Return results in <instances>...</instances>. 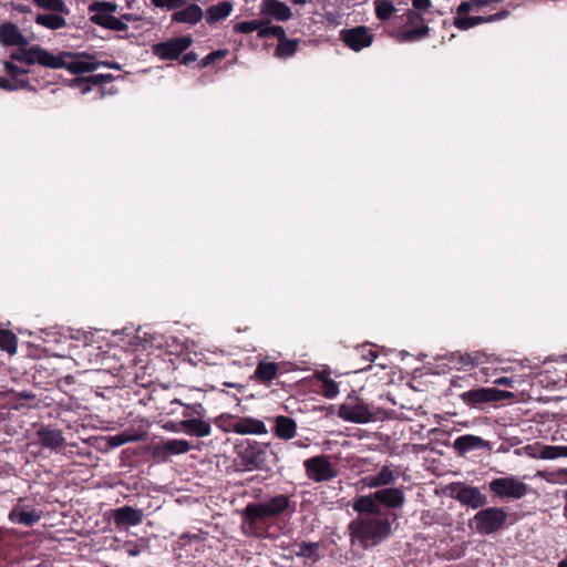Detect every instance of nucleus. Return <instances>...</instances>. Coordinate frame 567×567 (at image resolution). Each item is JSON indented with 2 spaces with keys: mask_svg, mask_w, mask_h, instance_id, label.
<instances>
[{
  "mask_svg": "<svg viewBox=\"0 0 567 567\" xmlns=\"http://www.w3.org/2000/svg\"><path fill=\"white\" fill-rule=\"evenodd\" d=\"M37 434L42 446L47 449L58 450L65 443L62 432L56 429L42 427Z\"/></svg>",
  "mask_w": 567,
  "mask_h": 567,
  "instance_id": "5701e85b",
  "label": "nucleus"
},
{
  "mask_svg": "<svg viewBox=\"0 0 567 567\" xmlns=\"http://www.w3.org/2000/svg\"><path fill=\"white\" fill-rule=\"evenodd\" d=\"M227 54V50H217L208 53L199 63L200 68H206L216 60L224 58Z\"/></svg>",
  "mask_w": 567,
  "mask_h": 567,
  "instance_id": "603ef678",
  "label": "nucleus"
},
{
  "mask_svg": "<svg viewBox=\"0 0 567 567\" xmlns=\"http://www.w3.org/2000/svg\"><path fill=\"white\" fill-rule=\"evenodd\" d=\"M339 35L344 45L355 52L369 48L374 40V35L365 25H357L350 29H342Z\"/></svg>",
  "mask_w": 567,
  "mask_h": 567,
  "instance_id": "0eeeda50",
  "label": "nucleus"
},
{
  "mask_svg": "<svg viewBox=\"0 0 567 567\" xmlns=\"http://www.w3.org/2000/svg\"><path fill=\"white\" fill-rule=\"evenodd\" d=\"M237 416L231 414H221L214 420V423L224 432H235Z\"/></svg>",
  "mask_w": 567,
  "mask_h": 567,
  "instance_id": "49530a36",
  "label": "nucleus"
},
{
  "mask_svg": "<svg viewBox=\"0 0 567 567\" xmlns=\"http://www.w3.org/2000/svg\"><path fill=\"white\" fill-rule=\"evenodd\" d=\"M507 16H508V11L503 10V11H499V12H497L495 14L487 16V18H488V22H493V21H497V20L504 19Z\"/></svg>",
  "mask_w": 567,
  "mask_h": 567,
  "instance_id": "338daca9",
  "label": "nucleus"
},
{
  "mask_svg": "<svg viewBox=\"0 0 567 567\" xmlns=\"http://www.w3.org/2000/svg\"><path fill=\"white\" fill-rule=\"evenodd\" d=\"M236 426H235V433L240 435H265L268 433V430L265 425V423L261 420L250 417V416H243L237 417Z\"/></svg>",
  "mask_w": 567,
  "mask_h": 567,
  "instance_id": "dca6fc26",
  "label": "nucleus"
},
{
  "mask_svg": "<svg viewBox=\"0 0 567 567\" xmlns=\"http://www.w3.org/2000/svg\"><path fill=\"white\" fill-rule=\"evenodd\" d=\"M265 24H266V21L262 19L243 21V22H238L234 25V31L236 33L249 34L254 31L259 32L260 27H264Z\"/></svg>",
  "mask_w": 567,
  "mask_h": 567,
  "instance_id": "37998d69",
  "label": "nucleus"
},
{
  "mask_svg": "<svg viewBox=\"0 0 567 567\" xmlns=\"http://www.w3.org/2000/svg\"><path fill=\"white\" fill-rule=\"evenodd\" d=\"M472 8V3L470 1H463L458 8H457V13L461 16V14H465L467 13Z\"/></svg>",
  "mask_w": 567,
  "mask_h": 567,
  "instance_id": "774afa93",
  "label": "nucleus"
},
{
  "mask_svg": "<svg viewBox=\"0 0 567 567\" xmlns=\"http://www.w3.org/2000/svg\"><path fill=\"white\" fill-rule=\"evenodd\" d=\"M35 23L50 30H59L66 25V20L64 14L52 12L48 14H39L35 18Z\"/></svg>",
  "mask_w": 567,
  "mask_h": 567,
  "instance_id": "cd10ccee",
  "label": "nucleus"
},
{
  "mask_svg": "<svg viewBox=\"0 0 567 567\" xmlns=\"http://www.w3.org/2000/svg\"><path fill=\"white\" fill-rule=\"evenodd\" d=\"M203 9L196 3H190L183 9L179 8V10H176L172 14V21L177 23L196 24L203 19Z\"/></svg>",
  "mask_w": 567,
  "mask_h": 567,
  "instance_id": "6ab92c4d",
  "label": "nucleus"
},
{
  "mask_svg": "<svg viewBox=\"0 0 567 567\" xmlns=\"http://www.w3.org/2000/svg\"><path fill=\"white\" fill-rule=\"evenodd\" d=\"M182 425H184V432L190 436L206 437L212 433L208 417H184Z\"/></svg>",
  "mask_w": 567,
  "mask_h": 567,
  "instance_id": "2eb2a0df",
  "label": "nucleus"
},
{
  "mask_svg": "<svg viewBox=\"0 0 567 567\" xmlns=\"http://www.w3.org/2000/svg\"><path fill=\"white\" fill-rule=\"evenodd\" d=\"M352 507L360 515L379 516L382 514L380 503L375 498V492L355 497Z\"/></svg>",
  "mask_w": 567,
  "mask_h": 567,
  "instance_id": "f3484780",
  "label": "nucleus"
},
{
  "mask_svg": "<svg viewBox=\"0 0 567 567\" xmlns=\"http://www.w3.org/2000/svg\"><path fill=\"white\" fill-rule=\"evenodd\" d=\"M265 21H266V24L264 27H260V30L257 34L259 39H267V38L276 37L279 40V39L284 38V35L286 34V31L281 25H269V22L267 20H265Z\"/></svg>",
  "mask_w": 567,
  "mask_h": 567,
  "instance_id": "a18cd8bd",
  "label": "nucleus"
},
{
  "mask_svg": "<svg viewBox=\"0 0 567 567\" xmlns=\"http://www.w3.org/2000/svg\"><path fill=\"white\" fill-rule=\"evenodd\" d=\"M85 83H89L87 76H78V78L71 80L70 86L80 89Z\"/></svg>",
  "mask_w": 567,
  "mask_h": 567,
  "instance_id": "69168bd1",
  "label": "nucleus"
},
{
  "mask_svg": "<svg viewBox=\"0 0 567 567\" xmlns=\"http://www.w3.org/2000/svg\"><path fill=\"white\" fill-rule=\"evenodd\" d=\"M463 403L480 409L484 404L493 403L492 388H477L458 395Z\"/></svg>",
  "mask_w": 567,
  "mask_h": 567,
  "instance_id": "4468645a",
  "label": "nucleus"
},
{
  "mask_svg": "<svg viewBox=\"0 0 567 567\" xmlns=\"http://www.w3.org/2000/svg\"><path fill=\"white\" fill-rule=\"evenodd\" d=\"M235 451L244 471L270 472L279 461L278 451L269 443L255 440H243L236 444Z\"/></svg>",
  "mask_w": 567,
  "mask_h": 567,
  "instance_id": "f03ea898",
  "label": "nucleus"
},
{
  "mask_svg": "<svg viewBox=\"0 0 567 567\" xmlns=\"http://www.w3.org/2000/svg\"><path fill=\"white\" fill-rule=\"evenodd\" d=\"M197 59H198V55L195 52H188L183 56L182 63L185 65H188V64L195 62Z\"/></svg>",
  "mask_w": 567,
  "mask_h": 567,
  "instance_id": "0e129e2a",
  "label": "nucleus"
},
{
  "mask_svg": "<svg viewBox=\"0 0 567 567\" xmlns=\"http://www.w3.org/2000/svg\"><path fill=\"white\" fill-rule=\"evenodd\" d=\"M514 382L515 381L512 378H507V377H501L494 381V383L496 385H505V386H513Z\"/></svg>",
  "mask_w": 567,
  "mask_h": 567,
  "instance_id": "e2e57ef3",
  "label": "nucleus"
},
{
  "mask_svg": "<svg viewBox=\"0 0 567 567\" xmlns=\"http://www.w3.org/2000/svg\"><path fill=\"white\" fill-rule=\"evenodd\" d=\"M4 71L12 78L13 81L20 80L18 76L28 73V70L18 66L17 64L6 61L3 63Z\"/></svg>",
  "mask_w": 567,
  "mask_h": 567,
  "instance_id": "3c124183",
  "label": "nucleus"
},
{
  "mask_svg": "<svg viewBox=\"0 0 567 567\" xmlns=\"http://www.w3.org/2000/svg\"><path fill=\"white\" fill-rule=\"evenodd\" d=\"M114 80L113 74H93L87 76V82L92 85H100L103 83H109Z\"/></svg>",
  "mask_w": 567,
  "mask_h": 567,
  "instance_id": "864d4df0",
  "label": "nucleus"
},
{
  "mask_svg": "<svg viewBox=\"0 0 567 567\" xmlns=\"http://www.w3.org/2000/svg\"><path fill=\"white\" fill-rule=\"evenodd\" d=\"M165 430L174 432V433H181L184 432V425H182V421L179 422H167L164 426Z\"/></svg>",
  "mask_w": 567,
  "mask_h": 567,
  "instance_id": "13d9d810",
  "label": "nucleus"
},
{
  "mask_svg": "<svg viewBox=\"0 0 567 567\" xmlns=\"http://www.w3.org/2000/svg\"><path fill=\"white\" fill-rule=\"evenodd\" d=\"M298 45H299L298 39L290 40L285 34L284 38L279 39V41H278V44H277V48L275 51V56H277L279 59L291 58L292 55L296 54V52L298 50Z\"/></svg>",
  "mask_w": 567,
  "mask_h": 567,
  "instance_id": "c85d7f7f",
  "label": "nucleus"
},
{
  "mask_svg": "<svg viewBox=\"0 0 567 567\" xmlns=\"http://www.w3.org/2000/svg\"><path fill=\"white\" fill-rule=\"evenodd\" d=\"M171 404H179L185 408L183 417H207V410L202 403H185L179 399H174Z\"/></svg>",
  "mask_w": 567,
  "mask_h": 567,
  "instance_id": "72a5a7b5",
  "label": "nucleus"
},
{
  "mask_svg": "<svg viewBox=\"0 0 567 567\" xmlns=\"http://www.w3.org/2000/svg\"><path fill=\"white\" fill-rule=\"evenodd\" d=\"M430 33V28L426 24L405 30L398 35L400 42H415L425 39Z\"/></svg>",
  "mask_w": 567,
  "mask_h": 567,
  "instance_id": "2f4dec72",
  "label": "nucleus"
},
{
  "mask_svg": "<svg viewBox=\"0 0 567 567\" xmlns=\"http://www.w3.org/2000/svg\"><path fill=\"white\" fill-rule=\"evenodd\" d=\"M307 476L313 482L329 481L337 476V472L324 455L310 457L303 462Z\"/></svg>",
  "mask_w": 567,
  "mask_h": 567,
  "instance_id": "1a4fd4ad",
  "label": "nucleus"
},
{
  "mask_svg": "<svg viewBox=\"0 0 567 567\" xmlns=\"http://www.w3.org/2000/svg\"><path fill=\"white\" fill-rule=\"evenodd\" d=\"M537 456L542 460L567 457V445H542Z\"/></svg>",
  "mask_w": 567,
  "mask_h": 567,
  "instance_id": "f704fd0d",
  "label": "nucleus"
},
{
  "mask_svg": "<svg viewBox=\"0 0 567 567\" xmlns=\"http://www.w3.org/2000/svg\"><path fill=\"white\" fill-rule=\"evenodd\" d=\"M412 4L416 10H426L427 8L431 7V0H413L412 1Z\"/></svg>",
  "mask_w": 567,
  "mask_h": 567,
  "instance_id": "052dcab7",
  "label": "nucleus"
},
{
  "mask_svg": "<svg viewBox=\"0 0 567 567\" xmlns=\"http://www.w3.org/2000/svg\"><path fill=\"white\" fill-rule=\"evenodd\" d=\"M10 522L24 526H33L41 519V514L37 511H25L24 507L14 506L9 513Z\"/></svg>",
  "mask_w": 567,
  "mask_h": 567,
  "instance_id": "b1692460",
  "label": "nucleus"
},
{
  "mask_svg": "<svg viewBox=\"0 0 567 567\" xmlns=\"http://www.w3.org/2000/svg\"><path fill=\"white\" fill-rule=\"evenodd\" d=\"M461 362L465 365H477L478 357L466 353L461 357Z\"/></svg>",
  "mask_w": 567,
  "mask_h": 567,
  "instance_id": "bf43d9fd",
  "label": "nucleus"
},
{
  "mask_svg": "<svg viewBox=\"0 0 567 567\" xmlns=\"http://www.w3.org/2000/svg\"><path fill=\"white\" fill-rule=\"evenodd\" d=\"M125 553L131 557H136L142 553V549L138 545L133 543H126L124 545Z\"/></svg>",
  "mask_w": 567,
  "mask_h": 567,
  "instance_id": "4d7b16f0",
  "label": "nucleus"
},
{
  "mask_svg": "<svg viewBox=\"0 0 567 567\" xmlns=\"http://www.w3.org/2000/svg\"><path fill=\"white\" fill-rule=\"evenodd\" d=\"M140 437L136 435L127 434V433H118L113 436H110L107 440V445L110 447H120L128 442H135L138 441Z\"/></svg>",
  "mask_w": 567,
  "mask_h": 567,
  "instance_id": "de8ad7c7",
  "label": "nucleus"
},
{
  "mask_svg": "<svg viewBox=\"0 0 567 567\" xmlns=\"http://www.w3.org/2000/svg\"><path fill=\"white\" fill-rule=\"evenodd\" d=\"M339 417L347 422L364 424L375 420V413L372 412L369 404L357 398H348L338 411Z\"/></svg>",
  "mask_w": 567,
  "mask_h": 567,
  "instance_id": "39448f33",
  "label": "nucleus"
},
{
  "mask_svg": "<svg viewBox=\"0 0 567 567\" xmlns=\"http://www.w3.org/2000/svg\"><path fill=\"white\" fill-rule=\"evenodd\" d=\"M279 365L275 362H260L256 370L255 377L261 382H269L277 377Z\"/></svg>",
  "mask_w": 567,
  "mask_h": 567,
  "instance_id": "473e14b6",
  "label": "nucleus"
},
{
  "mask_svg": "<svg viewBox=\"0 0 567 567\" xmlns=\"http://www.w3.org/2000/svg\"><path fill=\"white\" fill-rule=\"evenodd\" d=\"M64 69L70 71L72 74H83L93 72L99 69V64H94V62H87L82 60L66 61V65Z\"/></svg>",
  "mask_w": 567,
  "mask_h": 567,
  "instance_id": "e433bc0d",
  "label": "nucleus"
},
{
  "mask_svg": "<svg viewBox=\"0 0 567 567\" xmlns=\"http://www.w3.org/2000/svg\"><path fill=\"white\" fill-rule=\"evenodd\" d=\"M260 14L277 21H287L292 17L291 9L280 0H262L260 3Z\"/></svg>",
  "mask_w": 567,
  "mask_h": 567,
  "instance_id": "ddd939ff",
  "label": "nucleus"
},
{
  "mask_svg": "<svg viewBox=\"0 0 567 567\" xmlns=\"http://www.w3.org/2000/svg\"><path fill=\"white\" fill-rule=\"evenodd\" d=\"M234 7L230 1H221L206 9L205 18L208 24H215L220 20L228 18Z\"/></svg>",
  "mask_w": 567,
  "mask_h": 567,
  "instance_id": "a878e982",
  "label": "nucleus"
},
{
  "mask_svg": "<svg viewBox=\"0 0 567 567\" xmlns=\"http://www.w3.org/2000/svg\"><path fill=\"white\" fill-rule=\"evenodd\" d=\"M188 0H152L156 8H167L168 10H177L187 4Z\"/></svg>",
  "mask_w": 567,
  "mask_h": 567,
  "instance_id": "8fccbe9b",
  "label": "nucleus"
},
{
  "mask_svg": "<svg viewBox=\"0 0 567 567\" xmlns=\"http://www.w3.org/2000/svg\"><path fill=\"white\" fill-rule=\"evenodd\" d=\"M492 395H493V402H498V401L514 398L513 392L498 390L496 388H492Z\"/></svg>",
  "mask_w": 567,
  "mask_h": 567,
  "instance_id": "5fc2aeb1",
  "label": "nucleus"
},
{
  "mask_svg": "<svg viewBox=\"0 0 567 567\" xmlns=\"http://www.w3.org/2000/svg\"><path fill=\"white\" fill-rule=\"evenodd\" d=\"M489 491L501 498L520 499L527 492L528 486L514 476L494 478L488 484Z\"/></svg>",
  "mask_w": 567,
  "mask_h": 567,
  "instance_id": "423d86ee",
  "label": "nucleus"
},
{
  "mask_svg": "<svg viewBox=\"0 0 567 567\" xmlns=\"http://www.w3.org/2000/svg\"><path fill=\"white\" fill-rule=\"evenodd\" d=\"M87 10L93 13L92 16H111L110 13L117 10V4L112 1H95L89 6Z\"/></svg>",
  "mask_w": 567,
  "mask_h": 567,
  "instance_id": "58836bf2",
  "label": "nucleus"
},
{
  "mask_svg": "<svg viewBox=\"0 0 567 567\" xmlns=\"http://www.w3.org/2000/svg\"><path fill=\"white\" fill-rule=\"evenodd\" d=\"M406 21H408V24L414 25V24L423 23L424 19L421 13H419L415 10L410 9L406 11Z\"/></svg>",
  "mask_w": 567,
  "mask_h": 567,
  "instance_id": "6e6d98bb",
  "label": "nucleus"
},
{
  "mask_svg": "<svg viewBox=\"0 0 567 567\" xmlns=\"http://www.w3.org/2000/svg\"><path fill=\"white\" fill-rule=\"evenodd\" d=\"M274 434L282 440L293 439L297 434V423L293 419L286 415L275 417Z\"/></svg>",
  "mask_w": 567,
  "mask_h": 567,
  "instance_id": "4be33fe9",
  "label": "nucleus"
},
{
  "mask_svg": "<svg viewBox=\"0 0 567 567\" xmlns=\"http://www.w3.org/2000/svg\"><path fill=\"white\" fill-rule=\"evenodd\" d=\"M488 18L487 17H457L454 20V25L458 30H468L471 28H474L476 25H480L482 23H487Z\"/></svg>",
  "mask_w": 567,
  "mask_h": 567,
  "instance_id": "79ce46f5",
  "label": "nucleus"
},
{
  "mask_svg": "<svg viewBox=\"0 0 567 567\" xmlns=\"http://www.w3.org/2000/svg\"><path fill=\"white\" fill-rule=\"evenodd\" d=\"M72 53L61 52L58 55L42 49L38 45L37 63L51 69H63L66 65V59L71 58Z\"/></svg>",
  "mask_w": 567,
  "mask_h": 567,
  "instance_id": "a211bd4d",
  "label": "nucleus"
},
{
  "mask_svg": "<svg viewBox=\"0 0 567 567\" xmlns=\"http://www.w3.org/2000/svg\"><path fill=\"white\" fill-rule=\"evenodd\" d=\"M33 3L47 11L62 14L70 13V9L66 7L64 0H33Z\"/></svg>",
  "mask_w": 567,
  "mask_h": 567,
  "instance_id": "c9c22d12",
  "label": "nucleus"
},
{
  "mask_svg": "<svg viewBox=\"0 0 567 567\" xmlns=\"http://www.w3.org/2000/svg\"><path fill=\"white\" fill-rule=\"evenodd\" d=\"M377 357H378V353L372 349H363L362 350V358L365 361L372 362L375 360Z\"/></svg>",
  "mask_w": 567,
  "mask_h": 567,
  "instance_id": "680f3d73",
  "label": "nucleus"
},
{
  "mask_svg": "<svg viewBox=\"0 0 567 567\" xmlns=\"http://www.w3.org/2000/svg\"><path fill=\"white\" fill-rule=\"evenodd\" d=\"M113 517L117 526H135L143 520V512L131 506H123L114 511Z\"/></svg>",
  "mask_w": 567,
  "mask_h": 567,
  "instance_id": "aec40b11",
  "label": "nucleus"
},
{
  "mask_svg": "<svg viewBox=\"0 0 567 567\" xmlns=\"http://www.w3.org/2000/svg\"><path fill=\"white\" fill-rule=\"evenodd\" d=\"M192 450V445L186 440L182 439H172L163 442L161 445V451L171 454V455H178L187 453Z\"/></svg>",
  "mask_w": 567,
  "mask_h": 567,
  "instance_id": "7c9ffc66",
  "label": "nucleus"
},
{
  "mask_svg": "<svg viewBox=\"0 0 567 567\" xmlns=\"http://www.w3.org/2000/svg\"><path fill=\"white\" fill-rule=\"evenodd\" d=\"M375 498L379 501L381 508L386 507L396 509L403 506L405 495L402 488L388 487L375 492Z\"/></svg>",
  "mask_w": 567,
  "mask_h": 567,
  "instance_id": "f8f14e48",
  "label": "nucleus"
},
{
  "mask_svg": "<svg viewBox=\"0 0 567 567\" xmlns=\"http://www.w3.org/2000/svg\"><path fill=\"white\" fill-rule=\"evenodd\" d=\"M375 16L381 21L389 20L395 11L394 4L390 0H374Z\"/></svg>",
  "mask_w": 567,
  "mask_h": 567,
  "instance_id": "ea45409f",
  "label": "nucleus"
},
{
  "mask_svg": "<svg viewBox=\"0 0 567 567\" xmlns=\"http://www.w3.org/2000/svg\"><path fill=\"white\" fill-rule=\"evenodd\" d=\"M295 511L296 504L285 494H278L262 502L249 503L241 512V527L246 535L260 537L282 514Z\"/></svg>",
  "mask_w": 567,
  "mask_h": 567,
  "instance_id": "f257e3e1",
  "label": "nucleus"
},
{
  "mask_svg": "<svg viewBox=\"0 0 567 567\" xmlns=\"http://www.w3.org/2000/svg\"><path fill=\"white\" fill-rule=\"evenodd\" d=\"M193 43L190 35L174 38L153 45V53L161 60H175Z\"/></svg>",
  "mask_w": 567,
  "mask_h": 567,
  "instance_id": "6e6552de",
  "label": "nucleus"
},
{
  "mask_svg": "<svg viewBox=\"0 0 567 567\" xmlns=\"http://www.w3.org/2000/svg\"><path fill=\"white\" fill-rule=\"evenodd\" d=\"M318 379L322 381V394L328 399H333L339 393V384L324 375L323 372L318 374Z\"/></svg>",
  "mask_w": 567,
  "mask_h": 567,
  "instance_id": "c03bdc74",
  "label": "nucleus"
},
{
  "mask_svg": "<svg viewBox=\"0 0 567 567\" xmlns=\"http://www.w3.org/2000/svg\"><path fill=\"white\" fill-rule=\"evenodd\" d=\"M17 346L16 334L9 330L0 329V349L13 354L17 352Z\"/></svg>",
  "mask_w": 567,
  "mask_h": 567,
  "instance_id": "a19ab883",
  "label": "nucleus"
},
{
  "mask_svg": "<svg viewBox=\"0 0 567 567\" xmlns=\"http://www.w3.org/2000/svg\"><path fill=\"white\" fill-rule=\"evenodd\" d=\"M37 53L38 45H33L29 49H20L17 52H12L10 56L12 60L25 63L28 65H33L37 63Z\"/></svg>",
  "mask_w": 567,
  "mask_h": 567,
  "instance_id": "4c0bfd02",
  "label": "nucleus"
},
{
  "mask_svg": "<svg viewBox=\"0 0 567 567\" xmlns=\"http://www.w3.org/2000/svg\"><path fill=\"white\" fill-rule=\"evenodd\" d=\"M349 528L352 542L358 543L363 548L377 546L389 537L391 533L389 520L379 517L353 520Z\"/></svg>",
  "mask_w": 567,
  "mask_h": 567,
  "instance_id": "7ed1b4c3",
  "label": "nucleus"
},
{
  "mask_svg": "<svg viewBox=\"0 0 567 567\" xmlns=\"http://www.w3.org/2000/svg\"><path fill=\"white\" fill-rule=\"evenodd\" d=\"M0 43L6 45H27L28 40L14 23L6 22L0 25Z\"/></svg>",
  "mask_w": 567,
  "mask_h": 567,
  "instance_id": "412c9836",
  "label": "nucleus"
},
{
  "mask_svg": "<svg viewBox=\"0 0 567 567\" xmlns=\"http://www.w3.org/2000/svg\"><path fill=\"white\" fill-rule=\"evenodd\" d=\"M90 21L96 25L112 31H126L127 24L114 16H91Z\"/></svg>",
  "mask_w": 567,
  "mask_h": 567,
  "instance_id": "bb28decb",
  "label": "nucleus"
},
{
  "mask_svg": "<svg viewBox=\"0 0 567 567\" xmlns=\"http://www.w3.org/2000/svg\"><path fill=\"white\" fill-rule=\"evenodd\" d=\"M452 496L462 505L473 509L481 508L487 504V497L481 493L478 487L468 486L464 483H456L453 486Z\"/></svg>",
  "mask_w": 567,
  "mask_h": 567,
  "instance_id": "9d476101",
  "label": "nucleus"
},
{
  "mask_svg": "<svg viewBox=\"0 0 567 567\" xmlns=\"http://www.w3.org/2000/svg\"><path fill=\"white\" fill-rule=\"evenodd\" d=\"M507 519L502 507H487L478 511L473 517L475 529L482 535H489L501 529Z\"/></svg>",
  "mask_w": 567,
  "mask_h": 567,
  "instance_id": "20e7f679",
  "label": "nucleus"
},
{
  "mask_svg": "<svg viewBox=\"0 0 567 567\" xmlns=\"http://www.w3.org/2000/svg\"><path fill=\"white\" fill-rule=\"evenodd\" d=\"M398 477L399 471L391 464L382 466L381 470L373 475L363 477L362 483L367 487L377 488L394 484Z\"/></svg>",
  "mask_w": 567,
  "mask_h": 567,
  "instance_id": "9b49d317",
  "label": "nucleus"
},
{
  "mask_svg": "<svg viewBox=\"0 0 567 567\" xmlns=\"http://www.w3.org/2000/svg\"><path fill=\"white\" fill-rule=\"evenodd\" d=\"M319 549L320 543L318 542L301 543L300 545H298V550L295 551V555L303 559H309L315 564L319 561L321 558Z\"/></svg>",
  "mask_w": 567,
  "mask_h": 567,
  "instance_id": "c756f323",
  "label": "nucleus"
},
{
  "mask_svg": "<svg viewBox=\"0 0 567 567\" xmlns=\"http://www.w3.org/2000/svg\"><path fill=\"white\" fill-rule=\"evenodd\" d=\"M453 446L461 455H463L474 450L484 449L487 446V442L480 436L466 434L458 436L454 441Z\"/></svg>",
  "mask_w": 567,
  "mask_h": 567,
  "instance_id": "393cba45",
  "label": "nucleus"
},
{
  "mask_svg": "<svg viewBox=\"0 0 567 567\" xmlns=\"http://www.w3.org/2000/svg\"><path fill=\"white\" fill-rule=\"evenodd\" d=\"M29 86L28 80H10L4 76H0V89L7 90V91H16L18 89H24Z\"/></svg>",
  "mask_w": 567,
  "mask_h": 567,
  "instance_id": "09e8293b",
  "label": "nucleus"
}]
</instances>
